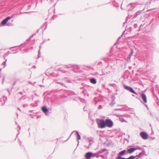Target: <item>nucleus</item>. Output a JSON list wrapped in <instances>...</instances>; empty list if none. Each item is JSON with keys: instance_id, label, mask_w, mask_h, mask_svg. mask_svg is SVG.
Masks as SVG:
<instances>
[{"instance_id": "1", "label": "nucleus", "mask_w": 159, "mask_h": 159, "mask_svg": "<svg viewBox=\"0 0 159 159\" xmlns=\"http://www.w3.org/2000/svg\"><path fill=\"white\" fill-rule=\"evenodd\" d=\"M96 121L99 128L103 129L106 127L105 122L103 120L97 119Z\"/></svg>"}, {"instance_id": "14", "label": "nucleus", "mask_w": 159, "mask_h": 159, "mask_svg": "<svg viewBox=\"0 0 159 159\" xmlns=\"http://www.w3.org/2000/svg\"><path fill=\"white\" fill-rule=\"evenodd\" d=\"M90 82L93 84H96L97 81L94 78H92L90 80Z\"/></svg>"}, {"instance_id": "19", "label": "nucleus", "mask_w": 159, "mask_h": 159, "mask_svg": "<svg viewBox=\"0 0 159 159\" xmlns=\"http://www.w3.org/2000/svg\"><path fill=\"white\" fill-rule=\"evenodd\" d=\"M97 154H97V153H93V155H92V157H94L96 156Z\"/></svg>"}, {"instance_id": "2", "label": "nucleus", "mask_w": 159, "mask_h": 159, "mask_svg": "<svg viewBox=\"0 0 159 159\" xmlns=\"http://www.w3.org/2000/svg\"><path fill=\"white\" fill-rule=\"evenodd\" d=\"M105 122L106 127L107 126L110 128L112 127L113 125V122L110 119H107L105 120Z\"/></svg>"}, {"instance_id": "21", "label": "nucleus", "mask_w": 159, "mask_h": 159, "mask_svg": "<svg viewBox=\"0 0 159 159\" xmlns=\"http://www.w3.org/2000/svg\"><path fill=\"white\" fill-rule=\"evenodd\" d=\"M1 102V100H0V102ZM3 104V103H0V104L1 105H2V104Z\"/></svg>"}, {"instance_id": "20", "label": "nucleus", "mask_w": 159, "mask_h": 159, "mask_svg": "<svg viewBox=\"0 0 159 159\" xmlns=\"http://www.w3.org/2000/svg\"><path fill=\"white\" fill-rule=\"evenodd\" d=\"M7 61V60H6V61H5L4 62L2 63V64H3L4 65V67H5V66H6V61Z\"/></svg>"}, {"instance_id": "12", "label": "nucleus", "mask_w": 159, "mask_h": 159, "mask_svg": "<svg viewBox=\"0 0 159 159\" xmlns=\"http://www.w3.org/2000/svg\"><path fill=\"white\" fill-rule=\"evenodd\" d=\"M126 152L125 150H124L121 151L118 154V156H123L125 155Z\"/></svg>"}, {"instance_id": "8", "label": "nucleus", "mask_w": 159, "mask_h": 159, "mask_svg": "<svg viewBox=\"0 0 159 159\" xmlns=\"http://www.w3.org/2000/svg\"><path fill=\"white\" fill-rule=\"evenodd\" d=\"M93 155V153L91 152H88L85 155V157L87 158H90L92 157V155Z\"/></svg>"}, {"instance_id": "17", "label": "nucleus", "mask_w": 159, "mask_h": 159, "mask_svg": "<svg viewBox=\"0 0 159 159\" xmlns=\"http://www.w3.org/2000/svg\"><path fill=\"white\" fill-rule=\"evenodd\" d=\"M120 121L121 122H126V121L124 119L122 118H120Z\"/></svg>"}, {"instance_id": "4", "label": "nucleus", "mask_w": 159, "mask_h": 159, "mask_svg": "<svg viewBox=\"0 0 159 159\" xmlns=\"http://www.w3.org/2000/svg\"><path fill=\"white\" fill-rule=\"evenodd\" d=\"M140 135L141 137L144 139H146L148 138V135L145 132H141Z\"/></svg>"}, {"instance_id": "5", "label": "nucleus", "mask_w": 159, "mask_h": 159, "mask_svg": "<svg viewBox=\"0 0 159 159\" xmlns=\"http://www.w3.org/2000/svg\"><path fill=\"white\" fill-rule=\"evenodd\" d=\"M138 149V150H141V148H130L128 150V152L129 153H131L135 151Z\"/></svg>"}, {"instance_id": "10", "label": "nucleus", "mask_w": 159, "mask_h": 159, "mask_svg": "<svg viewBox=\"0 0 159 159\" xmlns=\"http://www.w3.org/2000/svg\"><path fill=\"white\" fill-rule=\"evenodd\" d=\"M141 153H142L141 152L137 156H131L129 157V158H127V159H136V157H140Z\"/></svg>"}, {"instance_id": "13", "label": "nucleus", "mask_w": 159, "mask_h": 159, "mask_svg": "<svg viewBox=\"0 0 159 159\" xmlns=\"http://www.w3.org/2000/svg\"><path fill=\"white\" fill-rule=\"evenodd\" d=\"M141 11H137L135 14L134 18L136 17L138 15H139L141 13Z\"/></svg>"}, {"instance_id": "25", "label": "nucleus", "mask_w": 159, "mask_h": 159, "mask_svg": "<svg viewBox=\"0 0 159 159\" xmlns=\"http://www.w3.org/2000/svg\"><path fill=\"white\" fill-rule=\"evenodd\" d=\"M120 37H119V39H120Z\"/></svg>"}, {"instance_id": "9", "label": "nucleus", "mask_w": 159, "mask_h": 159, "mask_svg": "<svg viewBox=\"0 0 159 159\" xmlns=\"http://www.w3.org/2000/svg\"><path fill=\"white\" fill-rule=\"evenodd\" d=\"M73 133H75V135H76V136H77V137L78 142L79 143V141L78 140H80V138H81L80 135L79 134L78 132H77V131H73Z\"/></svg>"}, {"instance_id": "22", "label": "nucleus", "mask_w": 159, "mask_h": 159, "mask_svg": "<svg viewBox=\"0 0 159 159\" xmlns=\"http://www.w3.org/2000/svg\"><path fill=\"white\" fill-rule=\"evenodd\" d=\"M58 83L60 84H61V85H63V84L62 83Z\"/></svg>"}, {"instance_id": "11", "label": "nucleus", "mask_w": 159, "mask_h": 159, "mask_svg": "<svg viewBox=\"0 0 159 159\" xmlns=\"http://www.w3.org/2000/svg\"><path fill=\"white\" fill-rule=\"evenodd\" d=\"M42 110L45 114L48 112V110L45 107H42Z\"/></svg>"}, {"instance_id": "18", "label": "nucleus", "mask_w": 159, "mask_h": 159, "mask_svg": "<svg viewBox=\"0 0 159 159\" xmlns=\"http://www.w3.org/2000/svg\"><path fill=\"white\" fill-rule=\"evenodd\" d=\"M127 158H125L123 157H122L121 156H118V157L116 158V159H127Z\"/></svg>"}, {"instance_id": "3", "label": "nucleus", "mask_w": 159, "mask_h": 159, "mask_svg": "<svg viewBox=\"0 0 159 159\" xmlns=\"http://www.w3.org/2000/svg\"><path fill=\"white\" fill-rule=\"evenodd\" d=\"M124 88L126 90L129 91L133 93H134V94H136V93L135 92L133 89L132 88L125 85H124Z\"/></svg>"}, {"instance_id": "15", "label": "nucleus", "mask_w": 159, "mask_h": 159, "mask_svg": "<svg viewBox=\"0 0 159 159\" xmlns=\"http://www.w3.org/2000/svg\"><path fill=\"white\" fill-rule=\"evenodd\" d=\"M133 50L131 49V53H130V54L128 56V59H129L130 60L131 57L133 55Z\"/></svg>"}, {"instance_id": "7", "label": "nucleus", "mask_w": 159, "mask_h": 159, "mask_svg": "<svg viewBox=\"0 0 159 159\" xmlns=\"http://www.w3.org/2000/svg\"><path fill=\"white\" fill-rule=\"evenodd\" d=\"M141 97L144 102L145 103L147 102V97L146 95L144 93H142L141 95Z\"/></svg>"}, {"instance_id": "24", "label": "nucleus", "mask_w": 159, "mask_h": 159, "mask_svg": "<svg viewBox=\"0 0 159 159\" xmlns=\"http://www.w3.org/2000/svg\"><path fill=\"white\" fill-rule=\"evenodd\" d=\"M145 105L146 106V107H147V105L146 104H145Z\"/></svg>"}, {"instance_id": "6", "label": "nucleus", "mask_w": 159, "mask_h": 159, "mask_svg": "<svg viewBox=\"0 0 159 159\" xmlns=\"http://www.w3.org/2000/svg\"><path fill=\"white\" fill-rule=\"evenodd\" d=\"M10 17H8L6 18V19L3 20L1 23V24L2 25H5L7 21L10 19Z\"/></svg>"}, {"instance_id": "23", "label": "nucleus", "mask_w": 159, "mask_h": 159, "mask_svg": "<svg viewBox=\"0 0 159 159\" xmlns=\"http://www.w3.org/2000/svg\"><path fill=\"white\" fill-rule=\"evenodd\" d=\"M33 67L34 68H35L36 67L35 66H34Z\"/></svg>"}, {"instance_id": "26", "label": "nucleus", "mask_w": 159, "mask_h": 159, "mask_svg": "<svg viewBox=\"0 0 159 159\" xmlns=\"http://www.w3.org/2000/svg\"><path fill=\"white\" fill-rule=\"evenodd\" d=\"M1 69H0V71H1Z\"/></svg>"}, {"instance_id": "16", "label": "nucleus", "mask_w": 159, "mask_h": 159, "mask_svg": "<svg viewBox=\"0 0 159 159\" xmlns=\"http://www.w3.org/2000/svg\"><path fill=\"white\" fill-rule=\"evenodd\" d=\"M105 150H106V149H101V150H100L99 151H98L97 152V154H100V153H102V152H104Z\"/></svg>"}]
</instances>
